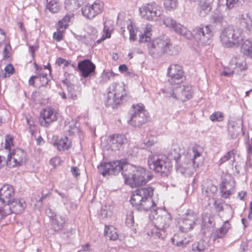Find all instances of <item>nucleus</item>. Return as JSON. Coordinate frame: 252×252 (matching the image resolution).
<instances>
[{"label":"nucleus","mask_w":252,"mask_h":252,"mask_svg":"<svg viewBox=\"0 0 252 252\" xmlns=\"http://www.w3.org/2000/svg\"><path fill=\"white\" fill-rule=\"evenodd\" d=\"M230 228V224L228 221H225L222 227L220 228L215 233V236L217 238H222L227 233L228 229Z\"/></svg>","instance_id":"nucleus-35"},{"label":"nucleus","mask_w":252,"mask_h":252,"mask_svg":"<svg viewBox=\"0 0 252 252\" xmlns=\"http://www.w3.org/2000/svg\"><path fill=\"white\" fill-rule=\"evenodd\" d=\"M230 68L233 69L232 71H223L222 75L225 76H230L233 73L240 74L239 71L242 72L246 69V63L243 57H234L231 59L229 62Z\"/></svg>","instance_id":"nucleus-17"},{"label":"nucleus","mask_w":252,"mask_h":252,"mask_svg":"<svg viewBox=\"0 0 252 252\" xmlns=\"http://www.w3.org/2000/svg\"><path fill=\"white\" fill-rule=\"evenodd\" d=\"M46 112V108L43 109L40 113V116L39 118V123L41 126L45 127H46L47 126V121L46 120L47 117L45 114Z\"/></svg>","instance_id":"nucleus-47"},{"label":"nucleus","mask_w":252,"mask_h":252,"mask_svg":"<svg viewBox=\"0 0 252 252\" xmlns=\"http://www.w3.org/2000/svg\"><path fill=\"white\" fill-rule=\"evenodd\" d=\"M14 70V68L13 65L11 64H9L6 65L4 68L5 73H2L3 78L10 76L12 74Z\"/></svg>","instance_id":"nucleus-48"},{"label":"nucleus","mask_w":252,"mask_h":252,"mask_svg":"<svg viewBox=\"0 0 252 252\" xmlns=\"http://www.w3.org/2000/svg\"><path fill=\"white\" fill-rule=\"evenodd\" d=\"M85 0H65V8L70 12L74 11L82 5Z\"/></svg>","instance_id":"nucleus-28"},{"label":"nucleus","mask_w":252,"mask_h":252,"mask_svg":"<svg viewBox=\"0 0 252 252\" xmlns=\"http://www.w3.org/2000/svg\"><path fill=\"white\" fill-rule=\"evenodd\" d=\"M144 147H142V148L144 149L145 147H150L152 146L155 143V141L153 139V138L146 139L144 140Z\"/></svg>","instance_id":"nucleus-60"},{"label":"nucleus","mask_w":252,"mask_h":252,"mask_svg":"<svg viewBox=\"0 0 252 252\" xmlns=\"http://www.w3.org/2000/svg\"><path fill=\"white\" fill-rule=\"evenodd\" d=\"M48 217L50 218V229L54 231L61 230L65 222L64 218L62 216L56 214L54 212L48 208Z\"/></svg>","instance_id":"nucleus-21"},{"label":"nucleus","mask_w":252,"mask_h":252,"mask_svg":"<svg viewBox=\"0 0 252 252\" xmlns=\"http://www.w3.org/2000/svg\"><path fill=\"white\" fill-rule=\"evenodd\" d=\"M10 45L9 44L5 45L2 53L4 58L7 59L10 57L9 50L10 49Z\"/></svg>","instance_id":"nucleus-57"},{"label":"nucleus","mask_w":252,"mask_h":252,"mask_svg":"<svg viewBox=\"0 0 252 252\" xmlns=\"http://www.w3.org/2000/svg\"><path fill=\"white\" fill-rule=\"evenodd\" d=\"M68 26V24L65 23L62 20L60 21L58 23L57 30L60 31H62L63 32L64 30L66 28V27Z\"/></svg>","instance_id":"nucleus-58"},{"label":"nucleus","mask_w":252,"mask_h":252,"mask_svg":"<svg viewBox=\"0 0 252 252\" xmlns=\"http://www.w3.org/2000/svg\"><path fill=\"white\" fill-rule=\"evenodd\" d=\"M242 33V29L229 26L221 31L220 35V41L227 47H238L241 45L244 39Z\"/></svg>","instance_id":"nucleus-6"},{"label":"nucleus","mask_w":252,"mask_h":252,"mask_svg":"<svg viewBox=\"0 0 252 252\" xmlns=\"http://www.w3.org/2000/svg\"><path fill=\"white\" fill-rule=\"evenodd\" d=\"M151 26H147L144 31V33L139 36V42L140 43L148 42L150 41L151 33Z\"/></svg>","instance_id":"nucleus-33"},{"label":"nucleus","mask_w":252,"mask_h":252,"mask_svg":"<svg viewBox=\"0 0 252 252\" xmlns=\"http://www.w3.org/2000/svg\"><path fill=\"white\" fill-rule=\"evenodd\" d=\"M126 166L125 161L116 160L110 162H104L98 166L99 173L103 176L116 175L122 171Z\"/></svg>","instance_id":"nucleus-12"},{"label":"nucleus","mask_w":252,"mask_h":252,"mask_svg":"<svg viewBox=\"0 0 252 252\" xmlns=\"http://www.w3.org/2000/svg\"><path fill=\"white\" fill-rule=\"evenodd\" d=\"M59 116V114L57 110L54 108H48V124L49 123V121L50 122L57 121Z\"/></svg>","instance_id":"nucleus-43"},{"label":"nucleus","mask_w":252,"mask_h":252,"mask_svg":"<svg viewBox=\"0 0 252 252\" xmlns=\"http://www.w3.org/2000/svg\"><path fill=\"white\" fill-rule=\"evenodd\" d=\"M125 92L124 84L113 83L109 87L106 105L113 107L119 104L121 101L124 100V94H126Z\"/></svg>","instance_id":"nucleus-7"},{"label":"nucleus","mask_w":252,"mask_h":252,"mask_svg":"<svg viewBox=\"0 0 252 252\" xmlns=\"http://www.w3.org/2000/svg\"><path fill=\"white\" fill-rule=\"evenodd\" d=\"M154 191L152 187L141 188L133 191L130 200L131 205L139 211H156V204L152 199Z\"/></svg>","instance_id":"nucleus-2"},{"label":"nucleus","mask_w":252,"mask_h":252,"mask_svg":"<svg viewBox=\"0 0 252 252\" xmlns=\"http://www.w3.org/2000/svg\"><path fill=\"white\" fill-rule=\"evenodd\" d=\"M212 9V7L198 4V11L199 15L201 17H205Z\"/></svg>","instance_id":"nucleus-42"},{"label":"nucleus","mask_w":252,"mask_h":252,"mask_svg":"<svg viewBox=\"0 0 252 252\" xmlns=\"http://www.w3.org/2000/svg\"><path fill=\"white\" fill-rule=\"evenodd\" d=\"M76 86L72 85L67 86L68 91L70 94L69 97L73 100L77 99L78 95H80L81 94L80 90H78V91H76Z\"/></svg>","instance_id":"nucleus-39"},{"label":"nucleus","mask_w":252,"mask_h":252,"mask_svg":"<svg viewBox=\"0 0 252 252\" xmlns=\"http://www.w3.org/2000/svg\"><path fill=\"white\" fill-rule=\"evenodd\" d=\"M14 194L13 188L9 185H4L0 189V201L2 203H7Z\"/></svg>","instance_id":"nucleus-23"},{"label":"nucleus","mask_w":252,"mask_h":252,"mask_svg":"<svg viewBox=\"0 0 252 252\" xmlns=\"http://www.w3.org/2000/svg\"><path fill=\"white\" fill-rule=\"evenodd\" d=\"M12 213L18 214L22 213L26 206L25 201L21 199L14 198L7 203Z\"/></svg>","instance_id":"nucleus-24"},{"label":"nucleus","mask_w":252,"mask_h":252,"mask_svg":"<svg viewBox=\"0 0 252 252\" xmlns=\"http://www.w3.org/2000/svg\"><path fill=\"white\" fill-rule=\"evenodd\" d=\"M63 32L62 31L57 30V32H55L53 34L54 39L57 41H60L62 40L63 37Z\"/></svg>","instance_id":"nucleus-53"},{"label":"nucleus","mask_w":252,"mask_h":252,"mask_svg":"<svg viewBox=\"0 0 252 252\" xmlns=\"http://www.w3.org/2000/svg\"><path fill=\"white\" fill-rule=\"evenodd\" d=\"M226 6L228 9H231L234 6V5L237 3L238 0H225Z\"/></svg>","instance_id":"nucleus-61"},{"label":"nucleus","mask_w":252,"mask_h":252,"mask_svg":"<svg viewBox=\"0 0 252 252\" xmlns=\"http://www.w3.org/2000/svg\"><path fill=\"white\" fill-rule=\"evenodd\" d=\"M236 154V151L233 149L228 151L219 161V165H220L227 161L230 160V164L233 165L235 160V155Z\"/></svg>","instance_id":"nucleus-30"},{"label":"nucleus","mask_w":252,"mask_h":252,"mask_svg":"<svg viewBox=\"0 0 252 252\" xmlns=\"http://www.w3.org/2000/svg\"><path fill=\"white\" fill-rule=\"evenodd\" d=\"M220 186L224 188L227 189L228 190H232L233 191L234 183L227 182L226 180H223L220 184Z\"/></svg>","instance_id":"nucleus-52"},{"label":"nucleus","mask_w":252,"mask_h":252,"mask_svg":"<svg viewBox=\"0 0 252 252\" xmlns=\"http://www.w3.org/2000/svg\"><path fill=\"white\" fill-rule=\"evenodd\" d=\"M243 122L240 120L230 121L228 124V131L229 134L232 139L237 137L243 129Z\"/></svg>","instance_id":"nucleus-22"},{"label":"nucleus","mask_w":252,"mask_h":252,"mask_svg":"<svg viewBox=\"0 0 252 252\" xmlns=\"http://www.w3.org/2000/svg\"><path fill=\"white\" fill-rule=\"evenodd\" d=\"M206 248V245L204 244L203 241H200L192 245V250L194 252H202Z\"/></svg>","instance_id":"nucleus-41"},{"label":"nucleus","mask_w":252,"mask_h":252,"mask_svg":"<svg viewBox=\"0 0 252 252\" xmlns=\"http://www.w3.org/2000/svg\"><path fill=\"white\" fill-rule=\"evenodd\" d=\"M73 18V14L72 13H68L62 19L64 22L68 24V23Z\"/></svg>","instance_id":"nucleus-64"},{"label":"nucleus","mask_w":252,"mask_h":252,"mask_svg":"<svg viewBox=\"0 0 252 252\" xmlns=\"http://www.w3.org/2000/svg\"><path fill=\"white\" fill-rule=\"evenodd\" d=\"M103 8V3L102 1H95L92 5L87 4L82 8L83 15L88 19H93L96 15L100 14Z\"/></svg>","instance_id":"nucleus-18"},{"label":"nucleus","mask_w":252,"mask_h":252,"mask_svg":"<svg viewBox=\"0 0 252 252\" xmlns=\"http://www.w3.org/2000/svg\"><path fill=\"white\" fill-rule=\"evenodd\" d=\"M214 0H199L198 4L206 5L209 7H212V4Z\"/></svg>","instance_id":"nucleus-63"},{"label":"nucleus","mask_w":252,"mask_h":252,"mask_svg":"<svg viewBox=\"0 0 252 252\" xmlns=\"http://www.w3.org/2000/svg\"><path fill=\"white\" fill-rule=\"evenodd\" d=\"M181 156L175 150L171 151L167 156L165 155L151 153L148 157V165L155 172L163 177H167L171 172L173 158L176 162L177 170L182 174L190 175L195 171L201 163V154L198 148L193 147L189 149L184 160L182 163Z\"/></svg>","instance_id":"nucleus-1"},{"label":"nucleus","mask_w":252,"mask_h":252,"mask_svg":"<svg viewBox=\"0 0 252 252\" xmlns=\"http://www.w3.org/2000/svg\"><path fill=\"white\" fill-rule=\"evenodd\" d=\"M61 162V158L60 157H56L50 159V164L53 166V168H55L60 164Z\"/></svg>","instance_id":"nucleus-54"},{"label":"nucleus","mask_w":252,"mask_h":252,"mask_svg":"<svg viewBox=\"0 0 252 252\" xmlns=\"http://www.w3.org/2000/svg\"><path fill=\"white\" fill-rule=\"evenodd\" d=\"M167 75L169 77L166 86L178 85L185 79L184 72L182 67L178 64H172L168 68Z\"/></svg>","instance_id":"nucleus-15"},{"label":"nucleus","mask_w":252,"mask_h":252,"mask_svg":"<svg viewBox=\"0 0 252 252\" xmlns=\"http://www.w3.org/2000/svg\"><path fill=\"white\" fill-rule=\"evenodd\" d=\"M178 237L179 235H175L172 239V243L177 246L184 247L190 242L189 239L184 237V239H178Z\"/></svg>","instance_id":"nucleus-37"},{"label":"nucleus","mask_w":252,"mask_h":252,"mask_svg":"<svg viewBox=\"0 0 252 252\" xmlns=\"http://www.w3.org/2000/svg\"><path fill=\"white\" fill-rule=\"evenodd\" d=\"M125 92L124 84L113 83L109 87L106 105L113 107L119 104L121 101L124 100V94H126Z\"/></svg>","instance_id":"nucleus-8"},{"label":"nucleus","mask_w":252,"mask_h":252,"mask_svg":"<svg viewBox=\"0 0 252 252\" xmlns=\"http://www.w3.org/2000/svg\"><path fill=\"white\" fill-rule=\"evenodd\" d=\"M220 192L221 193V196L223 198H227L229 197V195L232 194L233 192L232 190H229L227 189L224 188L220 186Z\"/></svg>","instance_id":"nucleus-51"},{"label":"nucleus","mask_w":252,"mask_h":252,"mask_svg":"<svg viewBox=\"0 0 252 252\" xmlns=\"http://www.w3.org/2000/svg\"><path fill=\"white\" fill-rule=\"evenodd\" d=\"M56 191L62 197V201L64 205H66L69 202V199L66 194L59 192L57 190H56Z\"/></svg>","instance_id":"nucleus-55"},{"label":"nucleus","mask_w":252,"mask_h":252,"mask_svg":"<svg viewBox=\"0 0 252 252\" xmlns=\"http://www.w3.org/2000/svg\"><path fill=\"white\" fill-rule=\"evenodd\" d=\"M51 142L60 151L68 150L71 145L70 142L68 141V138L66 136L59 138L58 137L54 136L52 139Z\"/></svg>","instance_id":"nucleus-25"},{"label":"nucleus","mask_w":252,"mask_h":252,"mask_svg":"<svg viewBox=\"0 0 252 252\" xmlns=\"http://www.w3.org/2000/svg\"><path fill=\"white\" fill-rule=\"evenodd\" d=\"M149 53L154 58H158L164 54L174 56L177 55L181 48L171 43L169 38L166 35L155 38L148 44Z\"/></svg>","instance_id":"nucleus-3"},{"label":"nucleus","mask_w":252,"mask_h":252,"mask_svg":"<svg viewBox=\"0 0 252 252\" xmlns=\"http://www.w3.org/2000/svg\"><path fill=\"white\" fill-rule=\"evenodd\" d=\"M154 230L155 233L153 237L155 238H162L163 239L165 236V231L164 229H160L158 225L154 226Z\"/></svg>","instance_id":"nucleus-45"},{"label":"nucleus","mask_w":252,"mask_h":252,"mask_svg":"<svg viewBox=\"0 0 252 252\" xmlns=\"http://www.w3.org/2000/svg\"><path fill=\"white\" fill-rule=\"evenodd\" d=\"M148 114L142 104L133 105L129 124L133 126L139 127L147 120Z\"/></svg>","instance_id":"nucleus-10"},{"label":"nucleus","mask_w":252,"mask_h":252,"mask_svg":"<svg viewBox=\"0 0 252 252\" xmlns=\"http://www.w3.org/2000/svg\"><path fill=\"white\" fill-rule=\"evenodd\" d=\"M240 24L248 31L252 30V17L248 14L240 15Z\"/></svg>","instance_id":"nucleus-31"},{"label":"nucleus","mask_w":252,"mask_h":252,"mask_svg":"<svg viewBox=\"0 0 252 252\" xmlns=\"http://www.w3.org/2000/svg\"><path fill=\"white\" fill-rule=\"evenodd\" d=\"M165 8L169 11L175 9L178 5V0H162Z\"/></svg>","instance_id":"nucleus-38"},{"label":"nucleus","mask_w":252,"mask_h":252,"mask_svg":"<svg viewBox=\"0 0 252 252\" xmlns=\"http://www.w3.org/2000/svg\"><path fill=\"white\" fill-rule=\"evenodd\" d=\"M61 6L58 0H48V10L52 13H58Z\"/></svg>","instance_id":"nucleus-34"},{"label":"nucleus","mask_w":252,"mask_h":252,"mask_svg":"<svg viewBox=\"0 0 252 252\" xmlns=\"http://www.w3.org/2000/svg\"><path fill=\"white\" fill-rule=\"evenodd\" d=\"M141 17L149 21H156L162 15V7L156 2H151L142 5L139 8Z\"/></svg>","instance_id":"nucleus-9"},{"label":"nucleus","mask_w":252,"mask_h":252,"mask_svg":"<svg viewBox=\"0 0 252 252\" xmlns=\"http://www.w3.org/2000/svg\"><path fill=\"white\" fill-rule=\"evenodd\" d=\"M104 232L105 236L108 237L110 240H115L118 238V235L115 228L113 226H105Z\"/></svg>","instance_id":"nucleus-32"},{"label":"nucleus","mask_w":252,"mask_h":252,"mask_svg":"<svg viewBox=\"0 0 252 252\" xmlns=\"http://www.w3.org/2000/svg\"><path fill=\"white\" fill-rule=\"evenodd\" d=\"M26 120L27 124L29 126V131L32 134H33L35 130V126L34 123L32 120L29 119L28 118H26Z\"/></svg>","instance_id":"nucleus-56"},{"label":"nucleus","mask_w":252,"mask_h":252,"mask_svg":"<svg viewBox=\"0 0 252 252\" xmlns=\"http://www.w3.org/2000/svg\"><path fill=\"white\" fill-rule=\"evenodd\" d=\"M12 211L9 208V206L7 203L5 204L3 206L0 208V219H3L6 216L12 214Z\"/></svg>","instance_id":"nucleus-44"},{"label":"nucleus","mask_w":252,"mask_h":252,"mask_svg":"<svg viewBox=\"0 0 252 252\" xmlns=\"http://www.w3.org/2000/svg\"><path fill=\"white\" fill-rule=\"evenodd\" d=\"M160 91L166 97L172 98L184 102L189 100L192 97V89L190 86L182 85L180 84L171 86H165Z\"/></svg>","instance_id":"nucleus-5"},{"label":"nucleus","mask_w":252,"mask_h":252,"mask_svg":"<svg viewBox=\"0 0 252 252\" xmlns=\"http://www.w3.org/2000/svg\"><path fill=\"white\" fill-rule=\"evenodd\" d=\"M223 114L220 112L217 111L213 113L210 116V119L212 122H221L223 120Z\"/></svg>","instance_id":"nucleus-46"},{"label":"nucleus","mask_w":252,"mask_h":252,"mask_svg":"<svg viewBox=\"0 0 252 252\" xmlns=\"http://www.w3.org/2000/svg\"><path fill=\"white\" fill-rule=\"evenodd\" d=\"M212 20L213 23L218 24H221L223 21V16L219 13H214L212 16Z\"/></svg>","instance_id":"nucleus-49"},{"label":"nucleus","mask_w":252,"mask_h":252,"mask_svg":"<svg viewBox=\"0 0 252 252\" xmlns=\"http://www.w3.org/2000/svg\"><path fill=\"white\" fill-rule=\"evenodd\" d=\"M67 130L69 135H72L78 133L79 132V126H77V122L75 121H72L69 123Z\"/></svg>","instance_id":"nucleus-40"},{"label":"nucleus","mask_w":252,"mask_h":252,"mask_svg":"<svg viewBox=\"0 0 252 252\" xmlns=\"http://www.w3.org/2000/svg\"><path fill=\"white\" fill-rule=\"evenodd\" d=\"M155 220V223L160 229L165 230L169 227L171 222V216L170 214L165 212L163 215L158 217Z\"/></svg>","instance_id":"nucleus-26"},{"label":"nucleus","mask_w":252,"mask_h":252,"mask_svg":"<svg viewBox=\"0 0 252 252\" xmlns=\"http://www.w3.org/2000/svg\"><path fill=\"white\" fill-rule=\"evenodd\" d=\"M197 220V214L192 210H187L179 221V230L182 233L188 232L194 228Z\"/></svg>","instance_id":"nucleus-14"},{"label":"nucleus","mask_w":252,"mask_h":252,"mask_svg":"<svg viewBox=\"0 0 252 252\" xmlns=\"http://www.w3.org/2000/svg\"><path fill=\"white\" fill-rule=\"evenodd\" d=\"M26 160V152L18 148L8 155L6 164L11 167L18 166L25 163Z\"/></svg>","instance_id":"nucleus-16"},{"label":"nucleus","mask_w":252,"mask_h":252,"mask_svg":"<svg viewBox=\"0 0 252 252\" xmlns=\"http://www.w3.org/2000/svg\"><path fill=\"white\" fill-rule=\"evenodd\" d=\"M103 24L104 28L102 36L100 39L97 40V43H100L106 38H110L111 35V32L114 29L113 22L110 20L105 19Z\"/></svg>","instance_id":"nucleus-27"},{"label":"nucleus","mask_w":252,"mask_h":252,"mask_svg":"<svg viewBox=\"0 0 252 252\" xmlns=\"http://www.w3.org/2000/svg\"><path fill=\"white\" fill-rule=\"evenodd\" d=\"M240 46H241V50L243 54L252 58V39L249 38L245 40L244 39Z\"/></svg>","instance_id":"nucleus-29"},{"label":"nucleus","mask_w":252,"mask_h":252,"mask_svg":"<svg viewBox=\"0 0 252 252\" xmlns=\"http://www.w3.org/2000/svg\"><path fill=\"white\" fill-rule=\"evenodd\" d=\"M193 32L194 37L199 44L206 46L211 43L214 33L210 25H201L196 27Z\"/></svg>","instance_id":"nucleus-11"},{"label":"nucleus","mask_w":252,"mask_h":252,"mask_svg":"<svg viewBox=\"0 0 252 252\" xmlns=\"http://www.w3.org/2000/svg\"><path fill=\"white\" fill-rule=\"evenodd\" d=\"M108 141L111 149L116 151L123 150L127 140L124 134H114L109 136Z\"/></svg>","instance_id":"nucleus-19"},{"label":"nucleus","mask_w":252,"mask_h":252,"mask_svg":"<svg viewBox=\"0 0 252 252\" xmlns=\"http://www.w3.org/2000/svg\"><path fill=\"white\" fill-rule=\"evenodd\" d=\"M129 167L130 172L126 174L122 172V174L126 184L132 188L145 185L153 178L148 171L141 166H130Z\"/></svg>","instance_id":"nucleus-4"},{"label":"nucleus","mask_w":252,"mask_h":252,"mask_svg":"<svg viewBox=\"0 0 252 252\" xmlns=\"http://www.w3.org/2000/svg\"><path fill=\"white\" fill-rule=\"evenodd\" d=\"M163 24L170 31L190 39L192 37L191 32L184 26L178 23L169 16H164L162 19Z\"/></svg>","instance_id":"nucleus-13"},{"label":"nucleus","mask_w":252,"mask_h":252,"mask_svg":"<svg viewBox=\"0 0 252 252\" xmlns=\"http://www.w3.org/2000/svg\"><path fill=\"white\" fill-rule=\"evenodd\" d=\"M127 29L129 32V39L133 41L135 40L136 39V31H135L131 24L127 26Z\"/></svg>","instance_id":"nucleus-50"},{"label":"nucleus","mask_w":252,"mask_h":252,"mask_svg":"<svg viewBox=\"0 0 252 252\" xmlns=\"http://www.w3.org/2000/svg\"><path fill=\"white\" fill-rule=\"evenodd\" d=\"M218 188L217 186L210 184L206 188L204 187L202 189V191L205 195L208 197L213 196L217 192Z\"/></svg>","instance_id":"nucleus-36"},{"label":"nucleus","mask_w":252,"mask_h":252,"mask_svg":"<svg viewBox=\"0 0 252 252\" xmlns=\"http://www.w3.org/2000/svg\"><path fill=\"white\" fill-rule=\"evenodd\" d=\"M126 223L128 226H131L134 223V218L132 215L127 216Z\"/></svg>","instance_id":"nucleus-59"},{"label":"nucleus","mask_w":252,"mask_h":252,"mask_svg":"<svg viewBox=\"0 0 252 252\" xmlns=\"http://www.w3.org/2000/svg\"><path fill=\"white\" fill-rule=\"evenodd\" d=\"M78 68L84 78H87L94 75L95 65L90 60L85 59L78 63Z\"/></svg>","instance_id":"nucleus-20"},{"label":"nucleus","mask_w":252,"mask_h":252,"mask_svg":"<svg viewBox=\"0 0 252 252\" xmlns=\"http://www.w3.org/2000/svg\"><path fill=\"white\" fill-rule=\"evenodd\" d=\"M13 139L9 135L6 136L5 138V148L6 149H9L11 146L12 145Z\"/></svg>","instance_id":"nucleus-62"}]
</instances>
